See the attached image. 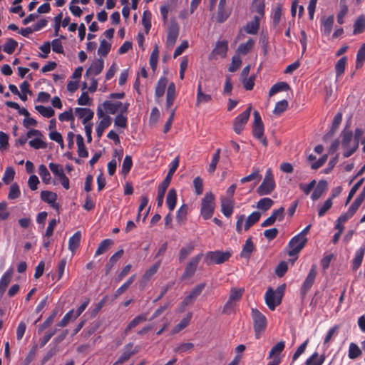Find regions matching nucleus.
<instances>
[{"mask_svg": "<svg viewBox=\"0 0 365 365\" xmlns=\"http://www.w3.org/2000/svg\"><path fill=\"white\" fill-rule=\"evenodd\" d=\"M251 316L253 321V329L255 338L259 339L265 331L267 326L266 317L257 309H251Z\"/></svg>", "mask_w": 365, "mask_h": 365, "instance_id": "obj_1", "label": "nucleus"}, {"mask_svg": "<svg viewBox=\"0 0 365 365\" xmlns=\"http://www.w3.org/2000/svg\"><path fill=\"white\" fill-rule=\"evenodd\" d=\"M215 197L212 192H206L201 202L200 214L204 220L212 217L215 208Z\"/></svg>", "mask_w": 365, "mask_h": 365, "instance_id": "obj_2", "label": "nucleus"}, {"mask_svg": "<svg viewBox=\"0 0 365 365\" xmlns=\"http://www.w3.org/2000/svg\"><path fill=\"white\" fill-rule=\"evenodd\" d=\"M254 122L252 125V135L253 136L259 140L264 146H267V138L264 135V127L262 122L260 113L257 110H255L253 113Z\"/></svg>", "mask_w": 365, "mask_h": 365, "instance_id": "obj_3", "label": "nucleus"}, {"mask_svg": "<svg viewBox=\"0 0 365 365\" xmlns=\"http://www.w3.org/2000/svg\"><path fill=\"white\" fill-rule=\"evenodd\" d=\"M232 256L229 251H209L205 255V262L207 264H220L228 261Z\"/></svg>", "mask_w": 365, "mask_h": 365, "instance_id": "obj_4", "label": "nucleus"}, {"mask_svg": "<svg viewBox=\"0 0 365 365\" xmlns=\"http://www.w3.org/2000/svg\"><path fill=\"white\" fill-rule=\"evenodd\" d=\"M317 274V265L312 264L306 279L303 282L300 288V296L302 300L304 299L307 294L313 286L316 279Z\"/></svg>", "mask_w": 365, "mask_h": 365, "instance_id": "obj_5", "label": "nucleus"}, {"mask_svg": "<svg viewBox=\"0 0 365 365\" xmlns=\"http://www.w3.org/2000/svg\"><path fill=\"white\" fill-rule=\"evenodd\" d=\"M252 110V106H249L245 110L237 115L233 121V130L237 134H241L245 125L247 123Z\"/></svg>", "mask_w": 365, "mask_h": 365, "instance_id": "obj_6", "label": "nucleus"}, {"mask_svg": "<svg viewBox=\"0 0 365 365\" xmlns=\"http://www.w3.org/2000/svg\"><path fill=\"white\" fill-rule=\"evenodd\" d=\"M307 240V238H302L298 235L293 237L288 243V247H289V250L288 251L289 256H297L305 247Z\"/></svg>", "mask_w": 365, "mask_h": 365, "instance_id": "obj_7", "label": "nucleus"}, {"mask_svg": "<svg viewBox=\"0 0 365 365\" xmlns=\"http://www.w3.org/2000/svg\"><path fill=\"white\" fill-rule=\"evenodd\" d=\"M202 255H203L202 253H200V254H197V255L192 257L190 259V261L185 266L183 274L181 276L182 280L190 278L195 274V273L197 270V266L199 264V262H200V260L202 257Z\"/></svg>", "mask_w": 365, "mask_h": 365, "instance_id": "obj_8", "label": "nucleus"}, {"mask_svg": "<svg viewBox=\"0 0 365 365\" xmlns=\"http://www.w3.org/2000/svg\"><path fill=\"white\" fill-rule=\"evenodd\" d=\"M97 115L99 118H101L96 129L97 137L100 138H101L105 129L110 125L111 118L109 115L104 113L103 109L100 106L97 108Z\"/></svg>", "mask_w": 365, "mask_h": 365, "instance_id": "obj_9", "label": "nucleus"}, {"mask_svg": "<svg viewBox=\"0 0 365 365\" xmlns=\"http://www.w3.org/2000/svg\"><path fill=\"white\" fill-rule=\"evenodd\" d=\"M130 106L129 103H123L120 101L113 103L110 101H106L103 103L105 110L110 114H115L119 110L122 114H126Z\"/></svg>", "mask_w": 365, "mask_h": 365, "instance_id": "obj_10", "label": "nucleus"}, {"mask_svg": "<svg viewBox=\"0 0 365 365\" xmlns=\"http://www.w3.org/2000/svg\"><path fill=\"white\" fill-rule=\"evenodd\" d=\"M205 287V283H201L195 286L192 290L189 292V294L184 298L182 302L180 304V306L182 309L185 307L192 304L197 297L202 293V290Z\"/></svg>", "mask_w": 365, "mask_h": 365, "instance_id": "obj_11", "label": "nucleus"}, {"mask_svg": "<svg viewBox=\"0 0 365 365\" xmlns=\"http://www.w3.org/2000/svg\"><path fill=\"white\" fill-rule=\"evenodd\" d=\"M179 158L176 157L169 165V170L167 173V175L164 178V180L162 181V182L159 185L158 187L161 188L162 190H166L171 182V179L173 178V175H174L175 172L176 171L177 168L179 166Z\"/></svg>", "mask_w": 365, "mask_h": 365, "instance_id": "obj_12", "label": "nucleus"}, {"mask_svg": "<svg viewBox=\"0 0 365 365\" xmlns=\"http://www.w3.org/2000/svg\"><path fill=\"white\" fill-rule=\"evenodd\" d=\"M284 217V209L283 207L272 211V215L261 224L262 227H269L274 224L276 221L281 222Z\"/></svg>", "mask_w": 365, "mask_h": 365, "instance_id": "obj_13", "label": "nucleus"}, {"mask_svg": "<svg viewBox=\"0 0 365 365\" xmlns=\"http://www.w3.org/2000/svg\"><path fill=\"white\" fill-rule=\"evenodd\" d=\"M57 197L56 193L51 191L43 190L41 192V200L48 203L52 208L59 212L61 205L56 202Z\"/></svg>", "mask_w": 365, "mask_h": 365, "instance_id": "obj_14", "label": "nucleus"}, {"mask_svg": "<svg viewBox=\"0 0 365 365\" xmlns=\"http://www.w3.org/2000/svg\"><path fill=\"white\" fill-rule=\"evenodd\" d=\"M264 300L267 306L272 311L281 303L280 299L274 294V292L271 287H269L266 291Z\"/></svg>", "mask_w": 365, "mask_h": 365, "instance_id": "obj_15", "label": "nucleus"}, {"mask_svg": "<svg viewBox=\"0 0 365 365\" xmlns=\"http://www.w3.org/2000/svg\"><path fill=\"white\" fill-rule=\"evenodd\" d=\"M262 180V175L259 173V170L257 168H252V173L240 179V182L245 184L249 182H253L252 189H253Z\"/></svg>", "mask_w": 365, "mask_h": 365, "instance_id": "obj_16", "label": "nucleus"}, {"mask_svg": "<svg viewBox=\"0 0 365 365\" xmlns=\"http://www.w3.org/2000/svg\"><path fill=\"white\" fill-rule=\"evenodd\" d=\"M179 35V26L177 23H171L168 26L166 44L168 46H173Z\"/></svg>", "mask_w": 365, "mask_h": 365, "instance_id": "obj_17", "label": "nucleus"}, {"mask_svg": "<svg viewBox=\"0 0 365 365\" xmlns=\"http://www.w3.org/2000/svg\"><path fill=\"white\" fill-rule=\"evenodd\" d=\"M104 67V61L103 59H97L94 61L91 66L87 68L85 77L89 76H97L101 73Z\"/></svg>", "mask_w": 365, "mask_h": 365, "instance_id": "obj_18", "label": "nucleus"}, {"mask_svg": "<svg viewBox=\"0 0 365 365\" xmlns=\"http://www.w3.org/2000/svg\"><path fill=\"white\" fill-rule=\"evenodd\" d=\"M228 51V43L227 41H217L215 48L210 53V58L215 56H220L222 58H225L227 56Z\"/></svg>", "mask_w": 365, "mask_h": 365, "instance_id": "obj_19", "label": "nucleus"}, {"mask_svg": "<svg viewBox=\"0 0 365 365\" xmlns=\"http://www.w3.org/2000/svg\"><path fill=\"white\" fill-rule=\"evenodd\" d=\"M274 188V181L263 180L262 182L257 187L256 192L259 196L267 195L271 194Z\"/></svg>", "mask_w": 365, "mask_h": 365, "instance_id": "obj_20", "label": "nucleus"}, {"mask_svg": "<svg viewBox=\"0 0 365 365\" xmlns=\"http://www.w3.org/2000/svg\"><path fill=\"white\" fill-rule=\"evenodd\" d=\"M75 114L79 118H83L82 123L83 125L88 124L94 115V113L92 110L87 108H76Z\"/></svg>", "mask_w": 365, "mask_h": 365, "instance_id": "obj_21", "label": "nucleus"}, {"mask_svg": "<svg viewBox=\"0 0 365 365\" xmlns=\"http://www.w3.org/2000/svg\"><path fill=\"white\" fill-rule=\"evenodd\" d=\"M364 134V131L361 128H356L354 132V142L351 148L348 151H344L343 156L344 158H349L354 154L359 148V140Z\"/></svg>", "mask_w": 365, "mask_h": 365, "instance_id": "obj_22", "label": "nucleus"}, {"mask_svg": "<svg viewBox=\"0 0 365 365\" xmlns=\"http://www.w3.org/2000/svg\"><path fill=\"white\" fill-rule=\"evenodd\" d=\"M234 210V201L231 198H221V212L223 215L230 217Z\"/></svg>", "mask_w": 365, "mask_h": 365, "instance_id": "obj_23", "label": "nucleus"}, {"mask_svg": "<svg viewBox=\"0 0 365 365\" xmlns=\"http://www.w3.org/2000/svg\"><path fill=\"white\" fill-rule=\"evenodd\" d=\"M259 21L260 17L258 16H255L254 19L251 21L247 22L246 25L244 26L245 31L248 34H257L259 29Z\"/></svg>", "mask_w": 365, "mask_h": 365, "instance_id": "obj_24", "label": "nucleus"}, {"mask_svg": "<svg viewBox=\"0 0 365 365\" xmlns=\"http://www.w3.org/2000/svg\"><path fill=\"white\" fill-rule=\"evenodd\" d=\"M364 253H365V245H364L359 249H358L355 252L354 257L352 260V264H351V269L353 271H356L361 265Z\"/></svg>", "mask_w": 365, "mask_h": 365, "instance_id": "obj_25", "label": "nucleus"}, {"mask_svg": "<svg viewBox=\"0 0 365 365\" xmlns=\"http://www.w3.org/2000/svg\"><path fill=\"white\" fill-rule=\"evenodd\" d=\"M212 101V96L210 94L203 93L202 88V82L199 81L197 89L196 105L199 106L202 103H207Z\"/></svg>", "mask_w": 365, "mask_h": 365, "instance_id": "obj_26", "label": "nucleus"}, {"mask_svg": "<svg viewBox=\"0 0 365 365\" xmlns=\"http://www.w3.org/2000/svg\"><path fill=\"white\" fill-rule=\"evenodd\" d=\"M255 247L252 242V237H249L243 245L240 252V257L245 259H250L252 253L255 251Z\"/></svg>", "mask_w": 365, "mask_h": 365, "instance_id": "obj_27", "label": "nucleus"}, {"mask_svg": "<svg viewBox=\"0 0 365 365\" xmlns=\"http://www.w3.org/2000/svg\"><path fill=\"white\" fill-rule=\"evenodd\" d=\"M195 247L194 242H189L185 246L182 247L179 252L178 259L182 262L192 252Z\"/></svg>", "mask_w": 365, "mask_h": 365, "instance_id": "obj_28", "label": "nucleus"}, {"mask_svg": "<svg viewBox=\"0 0 365 365\" xmlns=\"http://www.w3.org/2000/svg\"><path fill=\"white\" fill-rule=\"evenodd\" d=\"M327 190V182L324 180H321L318 182L317 187L313 191L311 198L312 200H318L322 194Z\"/></svg>", "mask_w": 365, "mask_h": 365, "instance_id": "obj_29", "label": "nucleus"}, {"mask_svg": "<svg viewBox=\"0 0 365 365\" xmlns=\"http://www.w3.org/2000/svg\"><path fill=\"white\" fill-rule=\"evenodd\" d=\"M176 97L175 85L173 82H171L168 85L167 94H166V108L170 109L174 103Z\"/></svg>", "mask_w": 365, "mask_h": 365, "instance_id": "obj_30", "label": "nucleus"}, {"mask_svg": "<svg viewBox=\"0 0 365 365\" xmlns=\"http://www.w3.org/2000/svg\"><path fill=\"white\" fill-rule=\"evenodd\" d=\"M81 240V232H76L68 240V250L74 253L80 245Z\"/></svg>", "mask_w": 365, "mask_h": 365, "instance_id": "obj_31", "label": "nucleus"}, {"mask_svg": "<svg viewBox=\"0 0 365 365\" xmlns=\"http://www.w3.org/2000/svg\"><path fill=\"white\" fill-rule=\"evenodd\" d=\"M334 16L331 15L328 16L327 18H324L322 19V32L326 35L329 36L332 30V26L334 24Z\"/></svg>", "mask_w": 365, "mask_h": 365, "instance_id": "obj_32", "label": "nucleus"}, {"mask_svg": "<svg viewBox=\"0 0 365 365\" xmlns=\"http://www.w3.org/2000/svg\"><path fill=\"white\" fill-rule=\"evenodd\" d=\"M341 137H342V140H341L342 148L344 149V151L349 150L352 147V145L351 146L350 145V144L352 141V139H353L352 132L351 130H344L341 132Z\"/></svg>", "mask_w": 365, "mask_h": 365, "instance_id": "obj_33", "label": "nucleus"}, {"mask_svg": "<svg viewBox=\"0 0 365 365\" xmlns=\"http://www.w3.org/2000/svg\"><path fill=\"white\" fill-rule=\"evenodd\" d=\"M58 312H59V309L58 307H56L55 309H53L51 314L46 318V319L41 324H40L38 329V333L43 331L44 329H46V328H48V327H50L52 324L56 317L58 314Z\"/></svg>", "mask_w": 365, "mask_h": 365, "instance_id": "obj_34", "label": "nucleus"}, {"mask_svg": "<svg viewBox=\"0 0 365 365\" xmlns=\"http://www.w3.org/2000/svg\"><path fill=\"white\" fill-rule=\"evenodd\" d=\"M290 89L289 85L284 81H280L277 82V83L274 84L269 91V96H272L275 95L277 93L282 92V91H287Z\"/></svg>", "mask_w": 365, "mask_h": 365, "instance_id": "obj_35", "label": "nucleus"}, {"mask_svg": "<svg viewBox=\"0 0 365 365\" xmlns=\"http://www.w3.org/2000/svg\"><path fill=\"white\" fill-rule=\"evenodd\" d=\"M261 214L257 211L251 213L245 220L244 225L245 231H247L251 227L256 224L259 220Z\"/></svg>", "mask_w": 365, "mask_h": 365, "instance_id": "obj_36", "label": "nucleus"}, {"mask_svg": "<svg viewBox=\"0 0 365 365\" xmlns=\"http://www.w3.org/2000/svg\"><path fill=\"white\" fill-rule=\"evenodd\" d=\"M177 202V192L175 189L171 188L168 193L166 197V205L170 210V211H173L176 205Z\"/></svg>", "mask_w": 365, "mask_h": 365, "instance_id": "obj_37", "label": "nucleus"}, {"mask_svg": "<svg viewBox=\"0 0 365 365\" xmlns=\"http://www.w3.org/2000/svg\"><path fill=\"white\" fill-rule=\"evenodd\" d=\"M167 84L168 79L166 77H161L158 80L155 90V97L160 98L164 95Z\"/></svg>", "mask_w": 365, "mask_h": 365, "instance_id": "obj_38", "label": "nucleus"}, {"mask_svg": "<svg viewBox=\"0 0 365 365\" xmlns=\"http://www.w3.org/2000/svg\"><path fill=\"white\" fill-rule=\"evenodd\" d=\"M76 144L78 146V156L81 158H87L88 156V152L85 146L83 138L80 134L76 135Z\"/></svg>", "mask_w": 365, "mask_h": 365, "instance_id": "obj_39", "label": "nucleus"}, {"mask_svg": "<svg viewBox=\"0 0 365 365\" xmlns=\"http://www.w3.org/2000/svg\"><path fill=\"white\" fill-rule=\"evenodd\" d=\"M255 41L250 38L245 43H240L237 48V53L239 54L245 56L247 55L254 47Z\"/></svg>", "mask_w": 365, "mask_h": 365, "instance_id": "obj_40", "label": "nucleus"}, {"mask_svg": "<svg viewBox=\"0 0 365 365\" xmlns=\"http://www.w3.org/2000/svg\"><path fill=\"white\" fill-rule=\"evenodd\" d=\"M123 255V250H120L110 257L109 262L106 265V274L110 273L114 264L118 261L120 258H121Z\"/></svg>", "mask_w": 365, "mask_h": 365, "instance_id": "obj_41", "label": "nucleus"}, {"mask_svg": "<svg viewBox=\"0 0 365 365\" xmlns=\"http://www.w3.org/2000/svg\"><path fill=\"white\" fill-rule=\"evenodd\" d=\"M284 347L285 342L284 341H279L269 351L268 358L279 357V355L284 349Z\"/></svg>", "mask_w": 365, "mask_h": 365, "instance_id": "obj_42", "label": "nucleus"}, {"mask_svg": "<svg viewBox=\"0 0 365 365\" xmlns=\"http://www.w3.org/2000/svg\"><path fill=\"white\" fill-rule=\"evenodd\" d=\"M324 359V356L319 357V354L314 352L306 360L305 365H322Z\"/></svg>", "mask_w": 365, "mask_h": 365, "instance_id": "obj_43", "label": "nucleus"}, {"mask_svg": "<svg viewBox=\"0 0 365 365\" xmlns=\"http://www.w3.org/2000/svg\"><path fill=\"white\" fill-rule=\"evenodd\" d=\"M220 153H221V149L217 148L215 151V153L213 154L211 162L209 165V167L207 168L208 173L210 174H213L216 170L217 165L220 160Z\"/></svg>", "mask_w": 365, "mask_h": 365, "instance_id": "obj_44", "label": "nucleus"}, {"mask_svg": "<svg viewBox=\"0 0 365 365\" xmlns=\"http://www.w3.org/2000/svg\"><path fill=\"white\" fill-rule=\"evenodd\" d=\"M160 261L155 262L148 270L145 271L143 276V282H147L150 279V278L158 272L160 266Z\"/></svg>", "mask_w": 365, "mask_h": 365, "instance_id": "obj_45", "label": "nucleus"}, {"mask_svg": "<svg viewBox=\"0 0 365 365\" xmlns=\"http://www.w3.org/2000/svg\"><path fill=\"white\" fill-rule=\"evenodd\" d=\"M113 242L110 239H106L103 240L98 245L95 256H98L106 252L109 247L113 245Z\"/></svg>", "mask_w": 365, "mask_h": 365, "instance_id": "obj_46", "label": "nucleus"}, {"mask_svg": "<svg viewBox=\"0 0 365 365\" xmlns=\"http://www.w3.org/2000/svg\"><path fill=\"white\" fill-rule=\"evenodd\" d=\"M362 354L361 350L355 343L351 342L349 346L348 356L350 359H356Z\"/></svg>", "mask_w": 365, "mask_h": 365, "instance_id": "obj_47", "label": "nucleus"}, {"mask_svg": "<svg viewBox=\"0 0 365 365\" xmlns=\"http://www.w3.org/2000/svg\"><path fill=\"white\" fill-rule=\"evenodd\" d=\"M17 46L18 42L14 38H9L4 45L3 51L8 54H11L15 51Z\"/></svg>", "mask_w": 365, "mask_h": 365, "instance_id": "obj_48", "label": "nucleus"}, {"mask_svg": "<svg viewBox=\"0 0 365 365\" xmlns=\"http://www.w3.org/2000/svg\"><path fill=\"white\" fill-rule=\"evenodd\" d=\"M147 318L145 314H140L137 317H135L127 326V327L125 329V333L127 334L130 330L135 327L138 324H139L141 322H143L146 321Z\"/></svg>", "mask_w": 365, "mask_h": 365, "instance_id": "obj_49", "label": "nucleus"}, {"mask_svg": "<svg viewBox=\"0 0 365 365\" xmlns=\"http://www.w3.org/2000/svg\"><path fill=\"white\" fill-rule=\"evenodd\" d=\"M274 205V201L269 197L260 199L257 203V207L259 210L267 211Z\"/></svg>", "mask_w": 365, "mask_h": 365, "instance_id": "obj_50", "label": "nucleus"}, {"mask_svg": "<svg viewBox=\"0 0 365 365\" xmlns=\"http://www.w3.org/2000/svg\"><path fill=\"white\" fill-rule=\"evenodd\" d=\"M347 58L346 56L341 57L335 65V71L336 77L341 76L345 71Z\"/></svg>", "mask_w": 365, "mask_h": 365, "instance_id": "obj_51", "label": "nucleus"}, {"mask_svg": "<svg viewBox=\"0 0 365 365\" xmlns=\"http://www.w3.org/2000/svg\"><path fill=\"white\" fill-rule=\"evenodd\" d=\"M365 61V43H363L356 53V68H361Z\"/></svg>", "mask_w": 365, "mask_h": 365, "instance_id": "obj_52", "label": "nucleus"}, {"mask_svg": "<svg viewBox=\"0 0 365 365\" xmlns=\"http://www.w3.org/2000/svg\"><path fill=\"white\" fill-rule=\"evenodd\" d=\"M365 30V18L359 16L354 24V34H361Z\"/></svg>", "mask_w": 365, "mask_h": 365, "instance_id": "obj_53", "label": "nucleus"}, {"mask_svg": "<svg viewBox=\"0 0 365 365\" xmlns=\"http://www.w3.org/2000/svg\"><path fill=\"white\" fill-rule=\"evenodd\" d=\"M35 109L43 117L51 118L54 115L55 111L51 107H46L41 105L36 106Z\"/></svg>", "mask_w": 365, "mask_h": 365, "instance_id": "obj_54", "label": "nucleus"}, {"mask_svg": "<svg viewBox=\"0 0 365 365\" xmlns=\"http://www.w3.org/2000/svg\"><path fill=\"white\" fill-rule=\"evenodd\" d=\"M38 173L44 183L48 184L50 182L51 178L50 173L48 172L46 165H40L38 167Z\"/></svg>", "mask_w": 365, "mask_h": 365, "instance_id": "obj_55", "label": "nucleus"}, {"mask_svg": "<svg viewBox=\"0 0 365 365\" xmlns=\"http://www.w3.org/2000/svg\"><path fill=\"white\" fill-rule=\"evenodd\" d=\"M243 292V289H237L235 287L231 288L228 300L236 303L241 299Z\"/></svg>", "mask_w": 365, "mask_h": 365, "instance_id": "obj_56", "label": "nucleus"}, {"mask_svg": "<svg viewBox=\"0 0 365 365\" xmlns=\"http://www.w3.org/2000/svg\"><path fill=\"white\" fill-rule=\"evenodd\" d=\"M142 24L145 27L146 34H148L151 28V13L149 10L144 11L142 18Z\"/></svg>", "mask_w": 365, "mask_h": 365, "instance_id": "obj_57", "label": "nucleus"}, {"mask_svg": "<svg viewBox=\"0 0 365 365\" xmlns=\"http://www.w3.org/2000/svg\"><path fill=\"white\" fill-rule=\"evenodd\" d=\"M288 108V102L287 100H282L276 103L273 113L279 115L284 113Z\"/></svg>", "mask_w": 365, "mask_h": 365, "instance_id": "obj_58", "label": "nucleus"}, {"mask_svg": "<svg viewBox=\"0 0 365 365\" xmlns=\"http://www.w3.org/2000/svg\"><path fill=\"white\" fill-rule=\"evenodd\" d=\"M111 48V44L106 41L105 39L101 41L100 46L98 50V53L101 56H106L109 53Z\"/></svg>", "mask_w": 365, "mask_h": 365, "instance_id": "obj_59", "label": "nucleus"}, {"mask_svg": "<svg viewBox=\"0 0 365 365\" xmlns=\"http://www.w3.org/2000/svg\"><path fill=\"white\" fill-rule=\"evenodd\" d=\"M21 195L20 187L16 182L13 183L10 186L9 192L8 194V199L15 200L19 197Z\"/></svg>", "mask_w": 365, "mask_h": 365, "instance_id": "obj_60", "label": "nucleus"}, {"mask_svg": "<svg viewBox=\"0 0 365 365\" xmlns=\"http://www.w3.org/2000/svg\"><path fill=\"white\" fill-rule=\"evenodd\" d=\"M192 318V313H188L185 317H184L181 321L175 327L174 332H178L185 327H187L190 322Z\"/></svg>", "mask_w": 365, "mask_h": 365, "instance_id": "obj_61", "label": "nucleus"}, {"mask_svg": "<svg viewBox=\"0 0 365 365\" xmlns=\"http://www.w3.org/2000/svg\"><path fill=\"white\" fill-rule=\"evenodd\" d=\"M74 310L71 309L68 312L63 319L57 324L58 327H65L71 321L75 320L74 319Z\"/></svg>", "mask_w": 365, "mask_h": 365, "instance_id": "obj_62", "label": "nucleus"}, {"mask_svg": "<svg viewBox=\"0 0 365 365\" xmlns=\"http://www.w3.org/2000/svg\"><path fill=\"white\" fill-rule=\"evenodd\" d=\"M133 165V160L130 155H125L123 165L121 173L123 175H126L130 170Z\"/></svg>", "mask_w": 365, "mask_h": 365, "instance_id": "obj_63", "label": "nucleus"}, {"mask_svg": "<svg viewBox=\"0 0 365 365\" xmlns=\"http://www.w3.org/2000/svg\"><path fill=\"white\" fill-rule=\"evenodd\" d=\"M13 269H9L6 270L0 279V285L8 287L12 277Z\"/></svg>", "mask_w": 365, "mask_h": 365, "instance_id": "obj_64", "label": "nucleus"}]
</instances>
